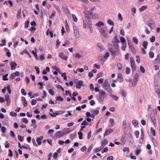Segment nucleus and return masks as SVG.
Returning a JSON list of instances; mask_svg holds the SVG:
<instances>
[{
	"mask_svg": "<svg viewBox=\"0 0 160 160\" xmlns=\"http://www.w3.org/2000/svg\"><path fill=\"white\" fill-rule=\"evenodd\" d=\"M109 50L113 56L117 55L119 52V48L118 44H114V46L111 44H108Z\"/></svg>",
	"mask_w": 160,
	"mask_h": 160,
	"instance_id": "obj_1",
	"label": "nucleus"
},
{
	"mask_svg": "<svg viewBox=\"0 0 160 160\" xmlns=\"http://www.w3.org/2000/svg\"><path fill=\"white\" fill-rule=\"evenodd\" d=\"M102 87L103 88L106 90L108 93L110 94H112V90L109 83L107 80H105L103 82Z\"/></svg>",
	"mask_w": 160,
	"mask_h": 160,
	"instance_id": "obj_2",
	"label": "nucleus"
},
{
	"mask_svg": "<svg viewBox=\"0 0 160 160\" xmlns=\"http://www.w3.org/2000/svg\"><path fill=\"white\" fill-rule=\"evenodd\" d=\"M85 14V19L86 22L91 21V18L90 16L92 14V12L90 11H85L84 12Z\"/></svg>",
	"mask_w": 160,
	"mask_h": 160,
	"instance_id": "obj_3",
	"label": "nucleus"
},
{
	"mask_svg": "<svg viewBox=\"0 0 160 160\" xmlns=\"http://www.w3.org/2000/svg\"><path fill=\"white\" fill-rule=\"evenodd\" d=\"M99 94L101 96H99V98H102L103 99L105 98L107 96V94L104 91L101 90L99 92Z\"/></svg>",
	"mask_w": 160,
	"mask_h": 160,
	"instance_id": "obj_4",
	"label": "nucleus"
},
{
	"mask_svg": "<svg viewBox=\"0 0 160 160\" xmlns=\"http://www.w3.org/2000/svg\"><path fill=\"white\" fill-rule=\"evenodd\" d=\"M113 130L111 128L108 129L106 131L104 134L103 136L105 137L110 134L111 133L113 132Z\"/></svg>",
	"mask_w": 160,
	"mask_h": 160,
	"instance_id": "obj_5",
	"label": "nucleus"
},
{
	"mask_svg": "<svg viewBox=\"0 0 160 160\" xmlns=\"http://www.w3.org/2000/svg\"><path fill=\"white\" fill-rule=\"evenodd\" d=\"M83 84V82L82 80L79 81L76 84V87L77 88L80 89L81 86Z\"/></svg>",
	"mask_w": 160,
	"mask_h": 160,
	"instance_id": "obj_6",
	"label": "nucleus"
},
{
	"mask_svg": "<svg viewBox=\"0 0 160 160\" xmlns=\"http://www.w3.org/2000/svg\"><path fill=\"white\" fill-rule=\"evenodd\" d=\"M99 31L102 36H106V34L105 29L103 27H102L99 29Z\"/></svg>",
	"mask_w": 160,
	"mask_h": 160,
	"instance_id": "obj_7",
	"label": "nucleus"
},
{
	"mask_svg": "<svg viewBox=\"0 0 160 160\" xmlns=\"http://www.w3.org/2000/svg\"><path fill=\"white\" fill-rule=\"evenodd\" d=\"M5 98L7 102V105L9 106L10 105L11 102L9 95L8 94L6 95L5 96Z\"/></svg>",
	"mask_w": 160,
	"mask_h": 160,
	"instance_id": "obj_8",
	"label": "nucleus"
},
{
	"mask_svg": "<svg viewBox=\"0 0 160 160\" xmlns=\"http://www.w3.org/2000/svg\"><path fill=\"white\" fill-rule=\"evenodd\" d=\"M144 138V134L143 131L142 129L141 130V138L140 139L139 141V143H142L143 142Z\"/></svg>",
	"mask_w": 160,
	"mask_h": 160,
	"instance_id": "obj_9",
	"label": "nucleus"
},
{
	"mask_svg": "<svg viewBox=\"0 0 160 160\" xmlns=\"http://www.w3.org/2000/svg\"><path fill=\"white\" fill-rule=\"evenodd\" d=\"M60 58H62L63 59L66 60L68 59V57L67 56H65L63 52H61L59 55Z\"/></svg>",
	"mask_w": 160,
	"mask_h": 160,
	"instance_id": "obj_10",
	"label": "nucleus"
},
{
	"mask_svg": "<svg viewBox=\"0 0 160 160\" xmlns=\"http://www.w3.org/2000/svg\"><path fill=\"white\" fill-rule=\"evenodd\" d=\"M17 65V63L15 62H11V69L13 70L16 68Z\"/></svg>",
	"mask_w": 160,
	"mask_h": 160,
	"instance_id": "obj_11",
	"label": "nucleus"
},
{
	"mask_svg": "<svg viewBox=\"0 0 160 160\" xmlns=\"http://www.w3.org/2000/svg\"><path fill=\"white\" fill-rule=\"evenodd\" d=\"M21 99L24 106L26 107L27 105V102L25 98L24 97H22Z\"/></svg>",
	"mask_w": 160,
	"mask_h": 160,
	"instance_id": "obj_12",
	"label": "nucleus"
},
{
	"mask_svg": "<svg viewBox=\"0 0 160 160\" xmlns=\"http://www.w3.org/2000/svg\"><path fill=\"white\" fill-rule=\"evenodd\" d=\"M55 137L58 138H60L63 136V135L62 134V132L58 131L55 134Z\"/></svg>",
	"mask_w": 160,
	"mask_h": 160,
	"instance_id": "obj_13",
	"label": "nucleus"
},
{
	"mask_svg": "<svg viewBox=\"0 0 160 160\" xmlns=\"http://www.w3.org/2000/svg\"><path fill=\"white\" fill-rule=\"evenodd\" d=\"M117 78H118V79H121L119 80V82L120 83H121L122 82L123 77H122V74L121 73H119L118 74Z\"/></svg>",
	"mask_w": 160,
	"mask_h": 160,
	"instance_id": "obj_14",
	"label": "nucleus"
},
{
	"mask_svg": "<svg viewBox=\"0 0 160 160\" xmlns=\"http://www.w3.org/2000/svg\"><path fill=\"white\" fill-rule=\"evenodd\" d=\"M43 138L42 136H40L39 138H38L36 140V141L38 143V145H40L41 144V140Z\"/></svg>",
	"mask_w": 160,
	"mask_h": 160,
	"instance_id": "obj_15",
	"label": "nucleus"
},
{
	"mask_svg": "<svg viewBox=\"0 0 160 160\" xmlns=\"http://www.w3.org/2000/svg\"><path fill=\"white\" fill-rule=\"evenodd\" d=\"M131 67L132 69V72H133L134 71H135L136 70V64L135 62H132L130 63Z\"/></svg>",
	"mask_w": 160,
	"mask_h": 160,
	"instance_id": "obj_16",
	"label": "nucleus"
},
{
	"mask_svg": "<svg viewBox=\"0 0 160 160\" xmlns=\"http://www.w3.org/2000/svg\"><path fill=\"white\" fill-rule=\"evenodd\" d=\"M92 18L94 19H97L99 18L98 15L96 13H93L92 12Z\"/></svg>",
	"mask_w": 160,
	"mask_h": 160,
	"instance_id": "obj_17",
	"label": "nucleus"
},
{
	"mask_svg": "<svg viewBox=\"0 0 160 160\" xmlns=\"http://www.w3.org/2000/svg\"><path fill=\"white\" fill-rule=\"evenodd\" d=\"M114 41H112L113 44V45H114V43L118 44V43L120 42L119 40L117 38V36H115L114 37Z\"/></svg>",
	"mask_w": 160,
	"mask_h": 160,
	"instance_id": "obj_18",
	"label": "nucleus"
},
{
	"mask_svg": "<svg viewBox=\"0 0 160 160\" xmlns=\"http://www.w3.org/2000/svg\"><path fill=\"white\" fill-rule=\"evenodd\" d=\"M62 6L63 9L65 11V12L68 13L69 12V11L68 9V8L67 6L66 5L64 4V5Z\"/></svg>",
	"mask_w": 160,
	"mask_h": 160,
	"instance_id": "obj_19",
	"label": "nucleus"
},
{
	"mask_svg": "<svg viewBox=\"0 0 160 160\" xmlns=\"http://www.w3.org/2000/svg\"><path fill=\"white\" fill-rule=\"evenodd\" d=\"M104 23L101 21H98L95 24V25L99 27H100L101 26H103Z\"/></svg>",
	"mask_w": 160,
	"mask_h": 160,
	"instance_id": "obj_20",
	"label": "nucleus"
},
{
	"mask_svg": "<svg viewBox=\"0 0 160 160\" xmlns=\"http://www.w3.org/2000/svg\"><path fill=\"white\" fill-rule=\"evenodd\" d=\"M147 8V6L146 5L143 6L139 9V10L140 12H142L146 9Z\"/></svg>",
	"mask_w": 160,
	"mask_h": 160,
	"instance_id": "obj_21",
	"label": "nucleus"
},
{
	"mask_svg": "<svg viewBox=\"0 0 160 160\" xmlns=\"http://www.w3.org/2000/svg\"><path fill=\"white\" fill-rule=\"evenodd\" d=\"M21 15V9H19L18 12L17 14V17L18 18H19Z\"/></svg>",
	"mask_w": 160,
	"mask_h": 160,
	"instance_id": "obj_22",
	"label": "nucleus"
},
{
	"mask_svg": "<svg viewBox=\"0 0 160 160\" xmlns=\"http://www.w3.org/2000/svg\"><path fill=\"white\" fill-rule=\"evenodd\" d=\"M87 24L89 26V28H90V30L92 32V25L91 23V21H87Z\"/></svg>",
	"mask_w": 160,
	"mask_h": 160,
	"instance_id": "obj_23",
	"label": "nucleus"
},
{
	"mask_svg": "<svg viewBox=\"0 0 160 160\" xmlns=\"http://www.w3.org/2000/svg\"><path fill=\"white\" fill-rule=\"evenodd\" d=\"M148 44V42L146 41H144L142 43V46L144 48V49H146L147 48V45Z\"/></svg>",
	"mask_w": 160,
	"mask_h": 160,
	"instance_id": "obj_24",
	"label": "nucleus"
},
{
	"mask_svg": "<svg viewBox=\"0 0 160 160\" xmlns=\"http://www.w3.org/2000/svg\"><path fill=\"white\" fill-rule=\"evenodd\" d=\"M108 142L107 140L106 139H105L102 142L101 144L102 145L105 146L107 144Z\"/></svg>",
	"mask_w": 160,
	"mask_h": 160,
	"instance_id": "obj_25",
	"label": "nucleus"
},
{
	"mask_svg": "<svg viewBox=\"0 0 160 160\" xmlns=\"http://www.w3.org/2000/svg\"><path fill=\"white\" fill-rule=\"evenodd\" d=\"M122 128L124 129H125L126 128L127 123L126 122L125 120H124L122 122Z\"/></svg>",
	"mask_w": 160,
	"mask_h": 160,
	"instance_id": "obj_26",
	"label": "nucleus"
},
{
	"mask_svg": "<svg viewBox=\"0 0 160 160\" xmlns=\"http://www.w3.org/2000/svg\"><path fill=\"white\" fill-rule=\"evenodd\" d=\"M149 56L150 58H152L154 57V53L151 51H150L149 53Z\"/></svg>",
	"mask_w": 160,
	"mask_h": 160,
	"instance_id": "obj_27",
	"label": "nucleus"
},
{
	"mask_svg": "<svg viewBox=\"0 0 160 160\" xmlns=\"http://www.w3.org/2000/svg\"><path fill=\"white\" fill-rule=\"evenodd\" d=\"M155 61H157L158 62H160V55L158 54L157 56V58L154 60Z\"/></svg>",
	"mask_w": 160,
	"mask_h": 160,
	"instance_id": "obj_28",
	"label": "nucleus"
},
{
	"mask_svg": "<svg viewBox=\"0 0 160 160\" xmlns=\"http://www.w3.org/2000/svg\"><path fill=\"white\" fill-rule=\"evenodd\" d=\"M133 42L136 44L138 43V40L136 37H133L132 38Z\"/></svg>",
	"mask_w": 160,
	"mask_h": 160,
	"instance_id": "obj_29",
	"label": "nucleus"
},
{
	"mask_svg": "<svg viewBox=\"0 0 160 160\" xmlns=\"http://www.w3.org/2000/svg\"><path fill=\"white\" fill-rule=\"evenodd\" d=\"M109 122L111 123L112 126L114 125V120L113 118H110L109 120Z\"/></svg>",
	"mask_w": 160,
	"mask_h": 160,
	"instance_id": "obj_30",
	"label": "nucleus"
},
{
	"mask_svg": "<svg viewBox=\"0 0 160 160\" xmlns=\"http://www.w3.org/2000/svg\"><path fill=\"white\" fill-rule=\"evenodd\" d=\"M132 124L134 126H137L138 124V121L137 120H132Z\"/></svg>",
	"mask_w": 160,
	"mask_h": 160,
	"instance_id": "obj_31",
	"label": "nucleus"
},
{
	"mask_svg": "<svg viewBox=\"0 0 160 160\" xmlns=\"http://www.w3.org/2000/svg\"><path fill=\"white\" fill-rule=\"evenodd\" d=\"M25 53L27 54L28 55L29 58H31V55L28 52L27 50H26L25 52H24V51H23V52H21L20 54L22 55H23V53Z\"/></svg>",
	"mask_w": 160,
	"mask_h": 160,
	"instance_id": "obj_32",
	"label": "nucleus"
},
{
	"mask_svg": "<svg viewBox=\"0 0 160 160\" xmlns=\"http://www.w3.org/2000/svg\"><path fill=\"white\" fill-rule=\"evenodd\" d=\"M18 137L20 141L22 142L23 141L24 137H23L18 135Z\"/></svg>",
	"mask_w": 160,
	"mask_h": 160,
	"instance_id": "obj_33",
	"label": "nucleus"
},
{
	"mask_svg": "<svg viewBox=\"0 0 160 160\" xmlns=\"http://www.w3.org/2000/svg\"><path fill=\"white\" fill-rule=\"evenodd\" d=\"M60 42L58 39L56 41V47L57 48H58L60 44Z\"/></svg>",
	"mask_w": 160,
	"mask_h": 160,
	"instance_id": "obj_34",
	"label": "nucleus"
},
{
	"mask_svg": "<svg viewBox=\"0 0 160 160\" xmlns=\"http://www.w3.org/2000/svg\"><path fill=\"white\" fill-rule=\"evenodd\" d=\"M108 23L110 25L114 26V23L110 19H108Z\"/></svg>",
	"mask_w": 160,
	"mask_h": 160,
	"instance_id": "obj_35",
	"label": "nucleus"
},
{
	"mask_svg": "<svg viewBox=\"0 0 160 160\" xmlns=\"http://www.w3.org/2000/svg\"><path fill=\"white\" fill-rule=\"evenodd\" d=\"M118 18L120 21H122L123 18L121 14L120 13H119L118 15Z\"/></svg>",
	"mask_w": 160,
	"mask_h": 160,
	"instance_id": "obj_36",
	"label": "nucleus"
},
{
	"mask_svg": "<svg viewBox=\"0 0 160 160\" xmlns=\"http://www.w3.org/2000/svg\"><path fill=\"white\" fill-rule=\"evenodd\" d=\"M78 133L79 136V138L80 139H82L83 135L82 133L80 132H78Z\"/></svg>",
	"mask_w": 160,
	"mask_h": 160,
	"instance_id": "obj_37",
	"label": "nucleus"
},
{
	"mask_svg": "<svg viewBox=\"0 0 160 160\" xmlns=\"http://www.w3.org/2000/svg\"><path fill=\"white\" fill-rule=\"evenodd\" d=\"M16 77V75L14 73H12L10 76L9 78L10 79H14Z\"/></svg>",
	"mask_w": 160,
	"mask_h": 160,
	"instance_id": "obj_38",
	"label": "nucleus"
},
{
	"mask_svg": "<svg viewBox=\"0 0 160 160\" xmlns=\"http://www.w3.org/2000/svg\"><path fill=\"white\" fill-rule=\"evenodd\" d=\"M151 131L152 134L153 136H155L156 135L155 130L152 128H151Z\"/></svg>",
	"mask_w": 160,
	"mask_h": 160,
	"instance_id": "obj_39",
	"label": "nucleus"
},
{
	"mask_svg": "<svg viewBox=\"0 0 160 160\" xmlns=\"http://www.w3.org/2000/svg\"><path fill=\"white\" fill-rule=\"evenodd\" d=\"M121 94L122 95L123 97H125L127 96V94H126V92H125L124 90H122V91L121 92Z\"/></svg>",
	"mask_w": 160,
	"mask_h": 160,
	"instance_id": "obj_40",
	"label": "nucleus"
},
{
	"mask_svg": "<svg viewBox=\"0 0 160 160\" xmlns=\"http://www.w3.org/2000/svg\"><path fill=\"white\" fill-rule=\"evenodd\" d=\"M110 96L115 101H118V98L116 95H111Z\"/></svg>",
	"mask_w": 160,
	"mask_h": 160,
	"instance_id": "obj_41",
	"label": "nucleus"
},
{
	"mask_svg": "<svg viewBox=\"0 0 160 160\" xmlns=\"http://www.w3.org/2000/svg\"><path fill=\"white\" fill-rule=\"evenodd\" d=\"M21 93L24 96H26L27 95V93L26 92L25 90L23 88H22L21 90Z\"/></svg>",
	"mask_w": 160,
	"mask_h": 160,
	"instance_id": "obj_42",
	"label": "nucleus"
},
{
	"mask_svg": "<svg viewBox=\"0 0 160 160\" xmlns=\"http://www.w3.org/2000/svg\"><path fill=\"white\" fill-rule=\"evenodd\" d=\"M101 149V148H95L93 149V151L95 152H98L100 151Z\"/></svg>",
	"mask_w": 160,
	"mask_h": 160,
	"instance_id": "obj_43",
	"label": "nucleus"
},
{
	"mask_svg": "<svg viewBox=\"0 0 160 160\" xmlns=\"http://www.w3.org/2000/svg\"><path fill=\"white\" fill-rule=\"evenodd\" d=\"M8 74H6L5 75H4L3 76V78H2L3 80L4 81L8 80V78H7V77L8 76Z\"/></svg>",
	"mask_w": 160,
	"mask_h": 160,
	"instance_id": "obj_44",
	"label": "nucleus"
},
{
	"mask_svg": "<svg viewBox=\"0 0 160 160\" xmlns=\"http://www.w3.org/2000/svg\"><path fill=\"white\" fill-rule=\"evenodd\" d=\"M48 92L49 93L52 95H53L54 94L53 90L52 89H49V90Z\"/></svg>",
	"mask_w": 160,
	"mask_h": 160,
	"instance_id": "obj_45",
	"label": "nucleus"
},
{
	"mask_svg": "<svg viewBox=\"0 0 160 160\" xmlns=\"http://www.w3.org/2000/svg\"><path fill=\"white\" fill-rule=\"evenodd\" d=\"M56 100H58V101H61V102L63 101V98H62L60 96H58V97H56Z\"/></svg>",
	"mask_w": 160,
	"mask_h": 160,
	"instance_id": "obj_46",
	"label": "nucleus"
},
{
	"mask_svg": "<svg viewBox=\"0 0 160 160\" xmlns=\"http://www.w3.org/2000/svg\"><path fill=\"white\" fill-rule=\"evenodd\" d=\"M141 151V150L140 149H137L136 150V151H135V154L136 156H138L139 154V153Z\"/></svg>",
	"mask_w": 160,
	"mask_h": 160,
	"instance_id": "obj_47",
	"label": "nucleus"
},
{
	"mask_svg": "<svg viewBox=\"0 0 160 160\" xmlns=\"http://www.w3.org/2000/svg\"><path fill=\"white\" fill-rule=\"evenodd\" d=\"M134 134L137 138H138L139 135V132L138 131H136L134 132Z\"/></svg>",
	"mask_w": 160,
	"mask_h": 160,
	"instance_id": "obj_48",
	"label": "nucleus"
},
{
	"mask_svg": "<svg viewBox=\"0 0 160 160\" xmlns=\"http://www.w3.org/2000/svg\"><path fill=\"white\" fill-rule=\"evenodd\" d=\"M130 69L129 68L127 67L126 68V73L127 74H129L130 73Z\"/></svg>",
	"mask_w": 160,
	"mask_h": 160,
	"instance_id": "obj_49",
	"label": "nucleus"
},
{
	"mask_svg": "<svg viewBox=\"0 0 160 160\" xmlns=\"http://www.w3.org/2000/svg\"><path fill=\"white\" fill-rule=\"evenodd\" d=\"M72 17L73 20L75 22H77V21L78 20V19L77 18L76 16L74 14H72Z\"/></svg>",
	"mask_w": 160,
	"mask_h": 160,
	"instance_id": "obj_50",
	"label": "nucleus"
},
{
	"mask_svg": "<svg viewBox=\"0 0 160 160\" xmlns=\"http://www.w3.org/2000/svg\"><path fill=\"white\" fill-rule=\"evenodd\" d=\"M131 48H130L132 53L134 54L136 52V50L134 47H131Z\"/></svg>",
	"mask_w": 160,
	"mask_h": 160,
	"instance_id": "obj_51",
	"label": "nucleus"
},
{
	"mask_svg": "<svg viewBox=\"0 0 160 160\" xmlns=\"http://www.w3.org/2000/svg\"><path fill=\"white\" fill-rule=\"evenodd\" d=\"M58 153L57 152H55L54 153L53 156V158L54 159H56L58 156Z\"/></svg>",
	"mask_w": 160,
	"mask_h": 160,
	"instance_id": "obj_52",
	"label": "nucleus"
},
{
	"mask_svg": "<svg viewBox=\"0 0 160 160\" xmlns=\"http://www.w3.org/2000/svg\"><path fill=\"white\" fill-rule=\"evenodd\" d=\"M117 67H118V68L120 70L122 68V64L121 63H120V62H118L117 63Z\"/></svg>",
	"mask_w": 160,
	"mask_h": 160,
	"instance_id": "obj_53",
	"label": "nucleus"
},
{
	"mask_svg": "<svg viewBox=\"0 0 160 160\" xmlns=\"http://www.w3.org/2000/svg\"><path fill=\"white\" fill-rule=\"evenodd\" d=\"M10 115L12 116L13 117H16L17 115V113L14 112H10Z\"/></svg>",
	"mask_w": 160,
	"mask_h": 160,
	"instance_id": "obj_54",
	"label": "nucleus"
},
{
	"mask_svg": "<svg viewBox=\"0 0 160 160\" xmlns=\"http://www.w3.org/2000/svg\"><path fill=\"white\" fill-rule=\"evenodd\" d=\"M129 54L128 53H127L125 54V59L127 60H128L129 58Z\"/></svg>",
	"mask_w": 160,
	"mask_h": 160,
	"instance_id": "obj_55",
	"label": "nucleus"
},
{
	"mask_svg": "<svg viewBox=\"0 0 160 160\" xmlns=\"http://www.w3.org/2000/svg\"><path fill=\"white\" fill-rule=\"evenodd\" d=\"M29 24V21H26L25 23V28H28Z\"/></svg>",
	"mask_w": 160,
	"mask_h": 160,
	"instance_id": "obj_56",
	"label": "nucleus"
},
{
	"mask_svg": "<svg viewBox=\"0 0 160 160\" xmlns=\"http://www.w3.org/2000/svg\"><path fill=\"white\" fill-rule=\"evenodd\" d=\"M155 37L154 36H153L150 38V41L151 42H153L155 41Z\"/></svg>",
	"mask_w": 160,
	"mask_h": 160,
	"instance_id": "obj_57",
	"label": "nucleus"
},
{
	"mask_svg": "<svg viewBox=\"0 0 160 160\" xmlns=\"http://www.w3.org/2000/svg\"><path fill=\"white\" fill-rule=\"evenodd\" d=\"M120 41L122 43H125V38L122 37L120 38Z\"/></svg>",
	"mask_w": 160,
	"mask_h": 160,
	"instance_id": "obj_58",
	"label": "nucleus"
},
{
	"mask_svg": "<svg viewBox=\"0 0 160 160\" xmlns=\"http://www.w3.org/2000/svg\"><path fill=\"white\" fill-rule=\"evenodd\" d=\"M22 121L26 124L28 123V119L25 118H24L22 119Z\"/></svg>",
	"mask_w": 160,
	"mask_h": 160,
	"instance_id": "obj_59",
	"label": "nucleus"
},
{
	"mask_svg": "<svg viewBox=\"0 0 160 160\" xmlns=\"http://www.w3.org/2000/svg\"><path fill=\"white\" fill-rule=\"evenodd\" d=\"M6 89L7 90L9 93V94H10L11 93V90L10 88V86L9 85H8V86L6 87Z\"/></svg>",
	"mask_w": 160,
	"mask_h": 160,
	"instance_id": "obj_60",
	"label": "nucleus"
},
{
	"mask_svg": "<svg viewBox=\"0 0 160 160\" xmlns=\"http://www.w3.org/2000/svg\"><path fill=\"white\" fill-rule=\"evenodd\" d=\"M56 13V12L54 10L52 12V13L51 15L49 16V18H52V17H54L55 16Z\"/></svg>",
	"mask_w": 160,
	"mask_h": 160,
	"instance_id": "obj_61",
	"label": "nucleus"
},
{
	"mask_svg": "<svg viewBox=\"0 0 160 160\" xmlns=\"http://www.w3.org/2000/svg\"><path fill=\"white\" fill-rule=\"evenodd\" d=\"M145 32L147 34H149L150 33V31L148 30V28L146 27H145Z\"/></svg>",
	"mask_w": 160,
	"mask_h": 160,
	"instance_id": "obj_62",
	"label": "nucleus"
},
{
	"mask_svg": "<svg viewBox=\"0 0 160 160\" xmlns=\"http://www.w3.org/2000/svg\"><path fill=\"white\" fill-rule=\"evenodd\" d=\"M108 148L107 147L105 148L102 151V152L103 153L104 152H106L108 151Z\"/></svg>",
	"mask_w": 160,
	"mask_h": 160,
	"instance_id": "obj_63",
	"label": "nucleus"
},
{
	"mask_svg": "<svg viewBox=\"0 0 160 160\" xmlns=\"http://www.w3.org/2000/svg\"><path fill=\"white\" fill-rule=\"evenodd\" d=\"M109 53L108 52H107L105 53V55L104 56V58H106L109 57Z\"/></svg>",
	"mask_w": 160,
	"mask_h": 160,
	"instance_id": "obj_64",
	"label": "nucleus"
}]
</instances>
